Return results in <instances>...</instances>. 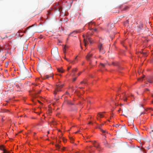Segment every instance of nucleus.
Listing matches in <instances>:
<instances>
[{"label": "nucleus", "mask_w": 153, "mask_h": 153, "mask_svg": "<svg viewBox=\"0 0 153 153\" xmlns=\"http://www.w3.org/2000/svg\"><path fill=\"white\" fill-rule=\"evenodd\" d=\"M51 54L56 59H57L59 57V55L57 47H54L52 49Z\"/></svg>", "instance_id": "1"}, {"label": "nucleus", "mask_w": 153, "mask_h": 153, "mask_svg": "<svg viewBox=\"0 0 153 153\" xmlns=\"http://www.w3.org/2000/svg\"><path fill=\"white\" fill-rule=\"evenodd\" d=\"M97 120H99V119L98 118H97Z\"/></svg>", "instance_id": "52"}, {"label": "nucleus", "mask_w": 153, "mask_h": 153, "mask_svg": "<svg viewBox=\"0 0 153 153\" xmlns=\"http://www.w3.org/2000/svg\"><path fill=\"white\" fill-rule=\"evenodd\" d=\"M145 114V113H144V112H142V113H141V114H140V115H142V114Z\"/></svg>", "instance_id": "36"}, {"label": "nucleus", "mask_w": 153, "mask_h": 153, "mask_svg": "<svg viewBox=\"0 0 153 153\" xmlns=\"http://www.w3.org/2000/svg\"><path fill=\"white\" fill-rule=\"evenodd\" d=\"M118 90H119V91H120V88H118Z\"/></svg>", "instance_id": "45"}, {"label": "nucleus", "mask_w": 153, "mask_h": 153, "mask_svg": "<svg viewBox=\"0 0 153 153\" xmlns=\"http://www.w3.org/2000/svg\"><path fill=\"white\" fill-rule=\"evenodd\" d=\"M78 131H77L75 132V133H77Z\"/></svg>", "instance_id": "48"}, {"label": "nucleus", "mask_w": 153, "mask_h": 153, "mask_svg": "<svg viewBox=\"0 0 153 153\" xmlns=\"http://www.w3.org/2000/svg\"><path fill=\"white\" fill-rule=\"evenodd\" d=\"M34 135L36 134L35 133V132L34 133Z\"/></svg>", "instance_id": "50"}, {"label": "nucleus", "mask_w": 153, "mask_h": 153, "mask_svg": "<svg viewBox=\"0 0 153 153\" xmlns=\"http://www.w3.org/2000/svg\"><path fill=\"white\" fill-rule=\"evenodd\" d=\"M77 69L76 68H74L72 70V73L73 76L75 75V72L76 71Z\"/></svg>", "instance_id": "13"}, {"label": "nucleus", "mask_w": 153, "mask_h": 153, "mask_svg": "<svg viewBox=\"0 0 153 153\" xmlns=\"http://www.w3.org/2000/svg\"><path fill=\"white\" fill-rule=\"evenodd\" d=\"M56 148L58 150L60 148V146L58 144L56 145Z\"/></svg>", "instance_id": "19"}, {"label": "nucleus", "mask_w": 153, "mask_h": 153, "mask_svg": "<svg viewBox=\"0 0 153 153\" xmlns=\"http://www.w3.org/2000/svg\"><path fill=\"white\" fill-rule=\"evenodd\" d=\"M112 65L114 66L118 65V62L115 63L114 62H113L112 63Z\"/></svg>", "instance_id": "18"}, {"label": "nucleus", "mask_w": 153, "mask_h": 153, "mask_svg": "<svg viewBox=\"0 0 153 153\" xmlns=\"http://www.w3.org/2000/svg\"><path fill=\"white\" fill-rule=\"evenodd\" d=\"M76 58H77V56L75 58V60H74L71 61V60H69L68 59L66 58L65 57V59L66 60H67L68 62H69L70 63H72L73 64H75L77 62Z\"/></svg>", "instance_id": "8"}, {"label": "nucleus", "mask_w": 153, "mask_h": 153, "mask_svg": "<svg viewBox=\"0 0 153 153\" xmlns=\"http://www.w3.org/2000/svg\"><path fill=\"white\" fill-rule=\"evenodd\" d=\"M58 71L59 72L62 73H63L64 72V70L61 68L58 69Z\"/></svg>", "instance_id": "15"}, {"label": "nucleus", "mask_w": 153, "mask_h": 153, "mask_svg": "<svg viewBox=\"0 0 153 153\" xmlns=\"http://www.w3.org/2000/svg\"><path fill=\"white\" fill-rule=\"evenodd\" d=\"M63 86V84L57 85L55 87V90L54 91V94L56 95L57 94V92L61 91V89L62 88Z\"/></svg>", "instance_id": "2"}, {"label": "nucleus", "mask_w": 153, "mask_h": 153, "mask_svg": "<svg viewBox=\"0 0 153 153\" xmlns=\"http://www.w3.org/2000/svg\"><path fill=\"white\" fill-rule=\"evenodd\" d=\"M92 54L91 53H88L86 56V58L88 60H90V58L92 57Z\"/></svg>", "instance_id": "10"}, {"label": "nucleus", "mask_w": 153, "mask_h": 153, "mask_svg": "<svg viewBox=\"0 0 153 153\" xmlns=\"http://www.w3.org/2000/svg\"><path fill=\"white\" fill-rule=\"evenodd\" d=\"M66 94H68V93L67 92H66Z\"/></svg>", "instance_id": "49"}, {"label": "nucleus", "mask_w": 153, "mask_h": 153, "mask_svg": "<svg viewBox=\"0 0 153 153\" xmlns=\"http://www.w3.org/2000/svg\"><path fill=\"white\" fill-rule=\"evenodd\" d=\"M83 83L85 84L86 83V82H84L83 81H82L80 83V84H83Z\"/></svg>", "instance_id": "30"}, {"label": "nucleus", "mask_w": 153, "mask_h": 153, "mask_svg": "<svg viewBox=\"0 0 153 153\" xmlns=\"http://www.w3.org/2000/svg\"><path fill=\"white\" fill-rule=\"evenodd\" d=\"M121 109L120 108L119 109V111H121Z\"/></svg>", "instance_id": "41"}, {"label": "nucleus", "mask_w": 153, "mask_h": 153, "mask_svg": "<svg viewBox=\"0 0 153 153\" xmlns=\"http://www.w3.org/2000/svg\"><path fill=\"white\" fill-rule=\"evenodd\" d=\"M140 53L141 54L142 53L143 55L144 56H147L148 55L147 54V53L146 52H140Z\"/></svg>", "instance_id": "16"}, {"label": "nucleus", "mask_w": 153, "mask_h": 153, "mask_svg": "<svg viewBox=\"0 0 153 153\" xmlns=\"http://www.w3.org/2000/svg\"><path fill=\"white\" fill-rule=\"evenodd\" d=\"M79 74H79L78 75L79 76Z\"/></svg>", "instance_id": "53"}, {"label": "nucleus", "mask_w": 153, "mask_h": 153, "mask_svg": "<svg viewBox=\"0 0 153 153\" xmlns=\"http://www.w3.org/2000/svg\"><path fill=\"white\" fill-rule=\"evenodd\" d=\"M105 134H103V135H104V136H105Z\"/></svg>", "instance_id": "46"}, {"label": "nucleus", "mask_w": 153, "mask_h": 153, "mask_svg": "<svg viewBox=\"0 0 153 153\" xmlns=\"http://www.w3.org/2000/svg\"><path fill=\"white\" fill-rule=\"evenodd\" d=\"M98 47L100 52L102 53H105V51L104 50L102 45L101 44H100L99 45Z\"/></svg>", "instance_id": "5"}, {"label": "nucleus", "mask_w": 153, "mask_h": 153, "mask_svg": "<svg viewBox=\"0 0 153 153\" xmlns=\"http://www.w3.org/2000/svg\"><path fill=\"white\" fill-rule=\"evenodd\" d=\"M135 131L138 132V131L137 129L136 128H135Z\"/></svg>", "instance_id": "35"}, {"label": "nucleus", "mask_w": 153, "mask_h": 153, "mask_svg": "<svg viewBox=\"0 0 153 153\" xmlns=\"http://www.w3.org/2000/svg\"><path fill=\"white\" fill-rule=\"evenodd\" d=\"M94 30H95V31H97V30L96 29H94Z\"/></svg>", "instance_id": "43"}, {"label": "nucleus", "mask_w": 153, "mask_h": 153, "mask_svg": "<svg viewBox=\"0 0 153 153\" xmlns=\"http://www.w3.org/2000/svg\"><path fill=\"white\" fill-rule=\"evenodd\" d=\"M23 65L24 66V71L23 72V74L24 76L26 77H28V78H30L31 77V75L30 74V73L28 71L27 69H26L24 65V64H23Z\"/></svg>", "instance_id": "3"}, {"label": "nucleus", "mask_w": 153, "mask_h": 153, "mask_svg": "<svg viewBox=\"0 0 153 153\" xmlns=\"http://www.w3.org/2000/svg\"><path fill=\"white\" fill-rule=\"evenodd\" d=\"M73 140L71 141V143H73Z\"/></svg>", "instance_id": "47"}, {"label": "nucleus", "mask_w": 153, "mask_h": 153, "mask_svg": "<svg viewBox=\"0 0 153 153\" xmlns=\"http://www.w3.org/2000/svg\"><path fill=\"white\" fill-rule=\"evenodd\" d=\"M79 88H80V89H82V88H83V87H79Z\"/></svg>", "instance_id": "39"}, {"label": "nucleus", "mask_w": 153, "mask_h": 153, "mask_svg": "<svg viewBox=\"0 0 153 153\" xmlns=\"http://www.w3.org/2000/svg\"><path fill=\"white\" fill-rule=\"evenodd\" d=\"M103 143H104V145L106 146V144H107V141L106 140H105L103 141Z\"/></svg>", "instance_id": "21"}, {"label": "nucleus", "mask_w": 153, "mask_h": 153, "mask_svg": "<svg viewBox=\"0 0 153 153\" xmlns=\"http://www.w3.org/2000/svg\"><path fill=\"white\" fill-rule=\"evenodd\" d=\"M83 37L84 38L83 41V42L84 43V45L85 47H86L87 45L88 42H89L90 43H91V41L90 38L88 37L87 36L86 39H85L84 36H83Z\"/></svg>", "instance_id": "4"}, {"label": "nucleus", "mask_w": 153, "mask_h": 153, "mask_svg": "<svg viewBox=\"0 0 153 153\" xmlns=\"http://www.w3.org/2000/svg\"><path fill=\"white\" fill-rule=\"evenodd\" d=\"M103 125V124H101L100 125V126L98 127V128L99 129L100 131H101L103 133H105L107 132V131H104L102 130L100 126H102Z\"/></svg>", "instance_id": "11"}, {"label": "nucleus", "mask_w": 153, "mask_h": 153, "mask_svg": "<svg viewBox=\"0 0 153 153\" xmlns=\"http://www.w3.org/2000/svg\"><path fill=\"white\" fill-rule=\"evenodd\" d=\"M100 65L102 66L103 67H104L105 66V65L104 64H103V63H101Z\"/></svg>", "instance_id": "28"}, {"label": "nucleus", "mask_w": 153, "mask_h": 153, "mask_svg": "<svg viewBox=\"0 0 153 153\" xmlns=\"http://www.w3.org/2000/svg\"><path fill=\"white\" fill-rule=\"evenodd\" d=\"M32 27V26H31L30 27H28V28H29L30 27Z\"/></svg>", "instance_id": "51"}, {"label": "nucleus", "mask_w": 153, "mask_h": 153, "mask_svg": "<svg viewBox=\"0 0 153 153\" xmlns=\"http://www.w3.org/2000/svg\"><path fill=\"white\" fill-rule=\"evenodd\" d=\"M90 23H91L90 22L89 23V24Z\"/></svg>", "instance_id": "56"}, {"label": "nucleus", "mask_w": 153, "mask_h": 153, "mask_svg": "<svg viewBox=\"0 0 153 153\" xmlns=\"http://www.w3.org/2000/svg\"><path fill=\"white\" fill-rule=\"evenodd\" d=\"M127 98L126 97H125V98L124 99V101H126L127 100Z\"/></svg>", "instance_id": "32"}, {"label": "nucleus", "mask_w": 153, "mask_h": 153, "mask_svg": "<svg viewBox=\"0 0 153 153\" xmlns=\"http://www.w3.org/2000/svg\"><path fill=\"white\" fill-rule=\"evenodd\" d=\"M105 113V112H103L102 113Z\"/></svg>", "instance_id": "55"}, {"label": "nucleus", "mask_w": 153, "mask_h": 153, "mask_svg": "<svg viewBox=\"0 0 153 153\" xmlns=\"http://www.w3.org/2000/svg\"><path fill=\"white\" fill-rule=\"evenodd\" d=\"M153 79L152 76H149L147 78V81L149 83H152L153 82Z\"/></svg>", "instance_id": "7"}, {"label": "nucleus", "mask_w": 153, "mask_h": 153, "mask_svg": "<svg viewBox=\"0 0 153 153\" xmlns=\"http://www.w3.org/2000/svg\"><path fill=\"white\" fill-rule=\"evenodd\" d=\"M94 146V147H96L97 149H98V150L99 151H100L99 149H100V146L99 143H96V141H95L93 143Z\"/></svg>", "instance_id": "6"}, {"label": "nucleus", "mask_w": 153, "mask_h": 153, "mask_svg": "<svg viewBox=\"0 0 153 153\" xmlns=\"http://www.w3.org/2000/svg\"><path fill=\"white\" fill-rule=\"evenodd\" d=\"M122 129H125L126 131H127L126 129V128L125 126H123V127H122Z\"/></svg>", "instance_id": "23"}, {"label": "nucleus", "mask_w": 153, "mask_h": 153, "mask_svg": "<svg viewBox=\"0 0 153 153\" xmlns=\"http://www.w3.org/2000/svg\"><path fill=\"white\" fill-rule=\"evenodd\" d=\"M97 116L100 118L104 117L102 113H98L97 115Z\"/></svg>", "instance_id": "14"}, {"label": "nucleus", "mask_w": 153, "mask_h": 153, "mask_svg": "<svg viewBox=\"0 0 153 153\" xmlns=\"http://www.w3.org/2000/svg\"><path fill=\"white\" fill-rule=\"evenodd\" d=\"M10 111H9L8 110H6L5 109L4 110L3 112H5V113H8Z\"/></svg>", "instance_id": "20"}, {"label": "nucleus", "mask_w": 153, "mask_h": 153, "mask_svg": "<svg viewBox=\"0 0 153 153\" xmlns=\"http://www.w3.org/2000/svg\"><path fill=\"white\" fill-rule=\"evenodd\" d=\"M145 86V85H143L141 86V87L142 88H143Z\"/></svg>", "instance_id": "38"}, {"label": "nucleus", "mask_w": 153, "mask_h": 153, "mask_svg": "<svg viewBox=\"0 0 153 153\" xmlns=\"http://www.w3.org/2000/svg\"><path fill=\"white\" fill-rule=\"evenodd\" d=\"M128 8V6H126V7L124 8L123 10H126L127 9V8Z\"/></svg>", "instance_id": "27"}, {"label": "nucleus", "mask_w": 153, "mask_h": 153, "mask_svg": "<svg viewBox=\"0 0 153 153\" xmlns=\"http://www.w3.org/2000/svg\"><path fill=\"white\" fill-rule=\"evenodd\" d=\"M57 6L58 7V9H59V10H61L62 9L61 7H60L59 5H58Z\"/></svg>", "instance_id": "24"}, {"label": "nucleus", "mask_w": 153, "mask_h": 153, "mask_svg": "<svg viewBox=\"0 0 153 153\" xmlns=\"http://www.w3.org/2000/svg\"><path fill=\"white\" fill-rule=\"evenodd\" d=\"M82 31H81V30H76V31H73L72 33H71V34H72L73 33H80Z\"/></svg>", "instance_id": "17"}, {"label": "nucleus", "mask_w": 153, "mask_h": 153, "mask_svg": "<svg viewBox=\"0 0 153 153\" xmlns=\"http://www.w3.org/2000/svg\"><path fill=\"white\" fill-rule=\"evenodd\" d=\"M68 103L70 104V105H73V103H72L71 102H68Z\"/></svg>", "instance_id": "29"}, {"label": "nucleus", "mask_w": 153, "mask_h": 153, "mask_svg": "<svg viewBox=\"0 0 153 153\" xmlns=\"http://www.w3.org/2000/svg\"><path fill=\"white\" fill-rule=\"evenodd\" d=\"M144 77V75L141 78H140L138 79V80L142 82L143 81V80H142V79Z\"/></svg>", "instance_id": "22"}, {"label": "nucleus", "mask_w": 153, "mask_h": 153, "mask_svg": "<svg viewBox=\"0 0 153 153\" xmlns=\"http://www.w3.org/2000/svg\"><path fill=\"white\" fill-rule=\"evenodd\" d=\"M93 124V123H92V122H90L89 123H88V124Z\"/></svg>", "instance_id": "37"}, {"label": "nucleus", "mask_w": 153, "mask_h": 153, "mask_svg": "<svg viewBox=\"0 0 153 153\" xmlns=\"http://www.w3.org/2000/svg\"><path fill=\"white\" fill-rule=\"evenodd\" d=\"M66 49H65V47L63 49V53H65V52Z\"/></svg>", "instance_id": "25"}, {"label": "nucleus", "mask_w": 153, "mask_h": 153, "mask_svg": "<svg viewBox=\"0 0 153 153\" xmlns=\"http://www.w3.org/2000/svg\"><path fill=\"white\" fill-rule=\"evenodd\" d=\"M44 66L45 67H48L49 68H51V65L48 63H47L46 64H45L44 65Z\"/></svg>", "instance_id": "12"}, {"label": "nucleus", "mask_w": 153, "mask_h": 153, "mask_svg": "<svg viewBox=\"0 0 153 153\" xmlns=\"http://www.w3.org/2000/svg\"><path fill=\"white\" fill-rule=\"evenodd\" d=\"M76 79V78H74L73 79V80L74 81H75Z\"/></svg>", "instance_id": "33"}, {"label": "nucleus", "mask_w": 153, "mask_h": 153, "mask_svg": "<svg viewBox=\"0 0 153 153\" xmlns=\"http://www.w3.org/2000/svg\"><path fill=\"white\" fill-rule=\"evenodd\" d=\"M145 91H149V89L148 88H146Z\"/></svg>", "instance_id": "34"}, {"label": "nucleus", "mask_w": 153, "mask_h": 153, "mask_svg": "<svg viewBox=\"0 0 153 153\" xmlns=\"http://www.w3.org/2000/svg\"><path fill=\"white\" fill-rule=\"evenodd\" d=\"M115 127H116V128H118L120 126L119 125H118L117 124H116V125L114 126Z\"/></svg>", "instance_id": "26"}, {"label": "nucleus", "mask_w": 153, "mask_h": 153, "mask_svg": "<svg viewBox=\"0 0 153 153\" xmlns=\"http://www.w3.org/2000/svg\"><path fill=\"white\" fill-rule=\"evenodd\" d=\"M41 77L43 79H48L49 77H53V75H50V76H49L48 75H44L43 76H42L41 75Z\"/></svg>", "instance_id": "9"}, {"label": "nucleus", "mask_w": 153, "mask_h": 153, "mask_svg": "<svg viewBox=\"0 0 153 153\" xmlns=\"http://www.w3.org/2000/svg\"><path fill=\"white\" fill-rule=\"evenodd\" d=\"M152 97H153V94H152Z\"/></svg>", "instance_id": "42"}, {"label": "nucleus", "mask_w": 153, "mask_h": 153, "mask_svg": "<svg viewBox=\"0 0 153 153\" xmlns=\"http://www.w3.org/2000/svg\"><path fill=\"white\" fill-rule=\"evenodd\" d=\"M71 68V66L68 67L67 68V71H68Z\"/></svg>", "instance_id": "31"}, {"label": "nucleus", "mask_w": 153, "mask_h": 153, "mask_svg": "<svg viewBox=\"0 0 153 153\" xmlns=\"http://www.w3.org/2000/svg\"><path fill=\"white\" fill-rule=\"evenodd\" d=\"M48 134H49V131H48Z\"/></svg>", "instance_id": "44"}, {"label": "nucleus", "mask_w": 153, "mask_h": 153, "mask_svg": "<svg viewBox=\"0 0 153 153\" xmlns=\"http://www.w3.org/2000/svg\"><path fill=\"white\" fill-rule=\"evenodd\" d=\"M93 152V151H91V152Z\"/></svg>", "instance_id": "54"}, {"label": "nucleus", "mask_w": 153, "mask_h": 153, "mask_svg": "<svg viewBox=\"0 0 153 153\" xmlns=\"http://www.w3.org/2000/svg\"><path fill=\"white\" fill-rule=\"evenodd\" d=\"M40 91H39L38 92V94H39V93H40Z\"/></svg>", "instance_id": "40"}]
</instances>
